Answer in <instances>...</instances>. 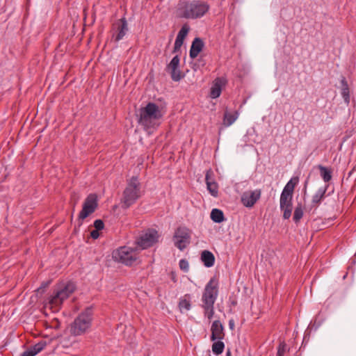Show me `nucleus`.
I'll return each mask as SVG.
<instances>
[{
  "instance_id": "obj_36",
  "label": "nucleus",
  "mask_w": 356,
  "mask_h": 356,
  "mask_svg": "<svg viewBox=\"0 0 356 356\" xmlns=\"http://www.w3.org/2000/svg\"><path fill=\"white\" fill-rule=\"evenodd\" d=\"M234 326H235V325H234V321L233 319H230V320L229 321V328H230L231 330H234Z\"/></svg>"
},
{
  "instance_id": "obj_31",
  "label": "nucleus",
  "mask_w": 356,
  "mask_h": 356,
  "mask_svg": "<svg viewBox=\"0 0 356 356\" xmlns=\"http://www.w3.org/2000/svg\"><path fill=\"white\" fill-rule=\"evenodd\" d=\"M286 351V344L284 341L280 342L277 347V356H284Z\"/></svg>"
},
{
  "instance_id": "obj_14",
  "label": "nucleus",
  "mask_w": 356,
  "mask_h": 356,
  "mask_svg": "<svg viewBox=\"0 0 356 356\" xmlns=\"http://www.w3.org/2000/svg\"><path fill=\"white\" fill-rule=\"evenodd\" d=\"M213 176V171L211 169L208 170L205 175V181L209 193L213 197H217L218 196V184L214 181Z\"/></svg>"
},
{
  "instance_id": "obj_25",
  "label": "nucleus",
  "mask_w": 356,
  "mask_h": 356,
  "mask_svg": "<svg viewBox=\"0 0 356 356\" xmlns=\"http://www.w3.org/2000/svg\"><path fill=\"white\" fill-rule=\"evenodd\" d=\"M318 169L320 171V175L323 180L325 182H329L332 179V171L331 168H327L325 166H323L322 165H318L317 166Z\"/></svg>"
},
{
  "instance_id": "obj_27",
  "label": "nucleus",
  "mask_w": 356,
  "mask_h": 356,
  "mask_svg": "<svg viewBox=\"0 0 356 356\" xmlns=\"http://www.w3.org/2000/svg\"><path fill=\"white\" fill-rule=\"evenodd\" d=\"M211 219L217 223H220L224 221L225 217L223 212L218 209H213L211 212Z\"/></svg>"
},
{
  "instance_id": "obj_8",
  "label": "nucleus",
  "mask_w": 356,
  "mask_h": 356,
  "mask_svg": "<svg viewBox=\"0 0 356 356\" xmlns=\"http://www.w3.org/2000/svg\"><path fill=\"white\" fill-rule=\"evenodd\" d=\"M191 230L186 227H179L173 236L175 245L180 250H184L191 243Z\"/></svg>"
},
{
  "instance_id": "obj_4",
  "label": "nucleus",
  "mask_w": 356,
  "mask_h": 356,
  "mask_svg": "<svg viewBox=\"0 0 356 356\" xmlns=\"http://www.w3.org/2000/svg\"><path fill=\"white\" fill-rule=\"evenodd\" d=\"M142 196L141 184L138 176H133L127 180V185L120 199L121 207L127 209L134 204Z\"/></svg>"
},
{
  "instance_id": "obj_37",
  "label": "nucleus",
  "mask_w": 356,
  "mask_h": 356,
  "mask_svg": "<svg viewBox=\"0 0 356 356\" xmlns=\"http://www.w3.org/2000/svg\"><path fill=\"white\" fill-rule=\"evenodd\" d=\"M170 275H171V280H172L175 283V282H177V276H176L175 273L172 272Z\"/></svg>"
},
{
  "instance_id": "obj_39",
  "label": "nucleus",
  "mask_w": 356,
  "mask_h": 356,
  "mask_svg": "<svg viewBox=\"0 0 356 356\" xmlns=\"http://www.w3.org/2000/svg\"><path fill=\"white\" fill-rule=\"evenodd\" d=\"M226 356H232V353H231V351L229 350H227V352L226 353Z\"/></svg>"
},
{
  "instance_id": "obj_20",
  "label": "nucleus",
  "mask_w": 356,
  "mask_h": 356,
  "mask_svg": "<svg viewBox=\"0 0 356 356\" xmlns=\"http://www.w3.org/2000/svg\"><path fill=\"white\" fill-rule=\"evenodd\" d=\"M239 113L237 111L233 113H229L226 108L224 113L222 124L225 127L231 126L238 118Z\"/></svg>"
},
{
  "instance_id": "obj_23",
  "label": "nucleus",
  "mask_w": 356,
  "mask_h": 356,
  "mask_svg": "<svg viewBox=\"0 0 356 356\" xmlns=\"http://www.w3.org/2000/svg\"><path fill=\"white\" fill-rule=\"evenodd\" d=\"M328 185L325 186L323 188H320L317 192L312 196V203L314 205H318L325 197V193L327 190Z\"/></svg>"
},
{
  "instance_id": "obj_15",
  "label": "nucleus",
  "mask_w": 356,
  "mask_h": 356,
  "mask_svg": "<svg viewBox=\"0 0 356 356\" xmlns=\"http://www.w3.org/2000/svg\"><path fill=\"white\" fill-rule=\"evenodd\" d=\"M211 341L222 340L225 338L224 327L218 320L214 321L211 327Z\"/></svg>"
},
{
  "instance_id": "obj_30",
  "label": "nucleus",
  "mask_w": 356,
  "mask_h": 356,
  "mask_svg": "<svg viewBox=\"0 0 356 356\" xmlns=\"http://www.w3.org/2000/svg\"><path fill=\"white\" fill-rule=\"evenodd\" d=\"M46 345H47L46 341H41L38 342V343L35 344L33 346H32L31 348V349L33 351V353H34V355H35L36 354H38V353L42 351Z\"/></svg>"
},
{
  "instance_id": "obj_33",
  "label": "nucleus",
  "mask_w": 356,
  "mask_h": 356,
  "mask_svg": "<svg viewBox=\"0 0 356 356\" xmlns=\"http://www.w3.org/2000/svg\"><path fill=\"white\" fill-rule=\"evenodd\" d=\"M94 227L97 230H102L104 228V223L102 220L98 219L95 220Z\"/></svg>"
},
{
  "instance_id": "obj_6",
  "label": "nucleus",
  "mask_w": 356,
  "mask_h": 356,
  "mask_svg": "<svg viewBox=\"0 0 356 356\" xmlns=\"http://www.w3.org/2000/svg\"><path fill=\"white\" fill-rule=\"evenodd\" d=\"M75 290V285L73 282H68L66 285L56 291L49 300V304L51 307H58L67 299Z\"/></svg>"
},
{
  "instance_id": "obj_18",
  "label": "nucleus",
  "mask_w": 356,
  "mask_h": 356,
  "mask_svg": "<svg viewBox=\"0 0 356 356\" xmlns=\"http://www.w3.org/2000/svg\"><path fill=\"white\" fill-rule=\"evenodd\" d=\"M118 33L115 37V41L118 42L121 40L127 34L129 29L127 21L125 17L121 18L116 24Z\"/></svg>"
},
{
  "instance_id": "obj_12",
  "label": "nucleus",
  "mask_w": 356,
  "mask_h": 356,
  "mask_svg": "<svg viewBox=\"0 0 356 356\" xmlns=\"http://www.w3.org/2000/svg\"><path fill=\"white\" fill-rule=\"evenodd\" d=\"M179 56L176 55L172 58L170 63L166 67L167 71L170 72L171 79L174 81H179L184 77V75L181 74V72L179 69Z\"/></svg>"
},
{
  "instance_id": "obj_7",
  "label": "nucleus",
  "mask_w": 356,
  "mask_h": 356,
  "mask_svg": "<svg viewBox=\"0 0 356 356\" xmlns=\"http://www.w3.org/2000/svg\"><path fill=\"white\" fill-rule=\"evenodd\" d=\"M113 257L115 260L127 266H131L136 261L138 254L134 249L124 246L113 252Z\"/></svg>"
},
{
  "instance_id": "obj_3",
  "label": "nucleus",
  "mask_w": 356,
  "mask_h": 356,
  "mask_svg": "<svg viewBox=\"0 0 356 356\" xmlns=\"http://www.w3.org/2000/svg\"><path fill=\"white\" fill-rule=\"evenodd\" d=\"M218 296V282L215 277L210 279L206 284L202 296V307L204 316L209 321L214 315V304Z\"/></svg>"
},
{
  "instance_id": "obj_28",
  "label": "nucleus",
  "mask_w": 356,
  "mask_h": 356,
  "mask_svg": "<svg viewBox=\"0 0 356 356\" xmlns=\"http://www.w3.org/2000/svg\"><path fill=\"white\" fill-rule=\"evenodd\" d=\"M303 216V205L302 203H298L295 208L293 220L298 223Z\"/></svg>"
},
{
  "instance_id": "obj_11",
  "label": "nucleus",
  "mask_w": 356,
  "mask_h": 356,
  "mask_svg": "<svg viewBox=\"0 0 356 356\" xmlns=\"http://www.w3.org/2000/svg\"><path fill=\"white\" fill-rule=\"evenodd\" d=\"M261 195V189L245 191L241 195V203L245 207L251 208L254 205L257 200H259Z\"/></svg>"
},
{
  "instance_id": "obj_29",
  "label": "nucleus",
  "mask_w": 356,
  "mask_h": 356,
  "mask_svg": "<svg viewBox=\"0 0 356 356\" xmlns=\"http://www.w3.org/2000/svg\"><path fill=\"white\" fill-rule=\"evenodd\" d=\"M225 348V343L221 340H216L212 345V351L216 355L221 354Z\"/></svg>"
},
{
  "instance_id": "obj_9",
  "label": "nucleus",
  "mask_w": 356,
  "mask_h": 356,
  "mask_svg": "<svg viewBox=\"0 0 356 356\" xmlns=\"http://www.w3.org/2000/svg\"><path fill=\"white\" fill-rule=\"evenodd\" d=\"M97 196L95 193H90L85 200L82 210L79 215V220H83L86 218L89 215L95 212L97 208Z\"/></svg>"
},
{
  "instance_id": "obj_35",
  "label": "nucleus",
  "mask_w": 356,
  "mask_h": 356,
  "mask_svg": "<svg viewBox=\"0 0 356 356\" xmlns=\"http://www.w3.org/2000/svg\"><path fill=\"white\" fill-rule=\"evenodd\" d=\"M21 356H35L34 353L31 350V349H29L26 351H24Z\"/></svg>"
},
{
  "instance_id": "obj_16",
  "label": "nucleus",
  "mask_w": 356,
  "mask_h": 356,
  "mask_svg": "<svg viewBox=\"0 0 356 356\" xmlns=\"http://www.w3.org/2000/svg\"><path fill=\"white\" fill-rule=\"evenodd\" d=\"M226 84V80L222 77H217L213 81V84L210 89V97L212 99H216L220 97L222 88Z\"/></svg>"
},
{
  "instance_id": "obj_26",
  "label": "nucleus",
  "mask_w": 356,
  "mask_h": 356,
  "mask_svg": "<svg viewBox=\"0 0 356 356\" xmlns=\"http://www.w3.org/2000/svg\"><path fill=\"white\" fill-rule=\"evenodd\" d=\"M179 308L181 312L183 309L188 311L191 308V296L189 294H186L184 297L181 298L178 304Z\"/></svg>"
},
{
  "instance_id": "obj_5",
  "label": "nucleus",
  "mask_w": 356,
  "mask_h": 356,
  "mask_svg": "<svg viewBox=\"0 0 356 356\" xmlns=\"http://www.w3.org/2000/svg\"><path fill=\"white\" fill-rule=\"evenodd\" d=\"M92 319V310L86 309L74 321L70 327V332L74 336L86 333L90 327Z\"/></svg>"
},
{
  "instance_id": "obj_34",
  "label": "nucleus",
  "mask_w": 356,
  "mask_h": 356,
  "mask_svg": "<svg viewBox=\"0 0 356 356\" xmlns=\"http://www.w3.org/2000/svg\"><path fill=\"white\" fill-rule=\"evenodd\" d=\"M99 230H97V229H94L92 230L91 232H90V236L93 238V239H97L99 238Z\"/></svg>"
},
{
  "instance_id": "obj_13",
  "label": "nucleus",
  "mask_w": 356,
  "mask_h": 356,
  "mask_svg": "<svg viewBox=\"0 0 356 356\" xmlns=\"http://www.w3.org/2000/svg\"><path fill=\"white\" fill-rule=\"evenodd\" d=\"M292 196L282 194L280 195V209L283 211V218L289 219L292 213Z\"/></svg>"
},
{
  "instance_id": "obj_21",
  "label": "nucleus",
  "mask_w": 356,
  "mask_h": 356,
  "mask_svg": "<svg viewBox=\"0 0 356 356\" xmlns=\"http://www.w3.org/2000/svg\"><path fill=\"white\" fill-rule=\"evenodd\" d=\"M200 259L204 266L210 268L214 265L215 257L213 254L209 250H203L201 253Z\"/></svg>"
},
{
  "instance_id": "obj_10",
  "label": "nucleus",
  "mask_w": 356,
  "mask_h": 356,
  "mask_svg": "<svg viewBox=\"0 0 356 356\" xmlns=\"http://www.w3.org/2000/svg\"><path fill=\"white\" fill-rule=\"evenodd\" d=\"M159 234L155 229H149L136 240V244L141 249H147L158 241Z\"/></svg>"
},
{
  "instance_id": "obj_2",
  "label": "nucleus",
  "mask_w": 356,
  "mask_h": 356,
  "mask_svg": "<svg viewBox=\"0 0 356 356\" xmlns=\"http://www.w3.org/2000/svg\"><path fill=\"white\" fill-rule=\"evenodd\" d=\"M138 112V122L144 129L156 128L160 124L163 115L159 106L155 103L149 102L145 107L140 108Z\"/></svg>"
},
{
  "instance_id": "obj_24",
  "label": "nucleus",
  "mask_w": 356,
  "mask_h": 356,
  "mask_svg": "<svg viewBox=\"0 0 356 356\" xmlns=\"http://www.w3.org/2000/svg\"><path fill=\"white\" fill-rule=\"evenodd\" d=\"M341 94L344 102L348 104L350 103V89L348 82L345 77H342L341 80Z\"/></svg>"
},
{
  "instance_id": "obj_1",
  "label": "nucleus",
  "mask_w": 356,
  "mask_h": 356,
  "mask_svg": "<svg viewBox=\"0 0 356 356\" xmlns=\"http://www.w3.org/2000/svg\"><path fill=\"white\" fill-rule=\"evenodd\" d=\"M209 9V4L202 0H179L177 12L181 18L196 19L204 16Z\"/></svg>"
},
{
  "instance_id": "obj_32",
  "label": "nucleus",
  "mask_w": 356,
  "mask_h": 356,
  "mask_svg": "<svg viewBox=\"0 0 356 356\" xmlns=\"http://www.w3.org/2000/svg\"><path fill=\"white\" fill-rule=\"evenodd\" d=\"M179 266L180 269L181 270H183L184 272L186 273L189 270L188 261L185 259H182L179 261Z\"/></svg>"
},
{
  "instance_id": "obj_17",
  "label": "nucleus",
  "mask_w": 356,
  "mask_h": 356,
  "mask_svg": "<svg viewBox=\"0 0 356 356\" xmlns=\"http://www.w3.org/2000/svg\"><path fill=\"white\" fill-rule=\"evenodd\" d=\"M189 30L190 27L187 24H185L181 26V29L178 32V34L175 42L173 49L174 53L178 51L180 49L181 47L183 44L185 38L187 36L189 32Z\"/></svg>"
},
{
  "instance_id": "obj_19",
  "label": "nucleus",
  "mask_w": 356,
  "mask_h": 356,
  "mask_svg": "<svg viewBox=\"0 0 356 356\" xmlns=\"http://www.w3.org/2000/svg\"><path fill=\"white\" fill-rule=\"evenodd\" d=\"M204 47V42L200 38H195L192 42L191 46L189 56L191 58H196L198 54L202 51Z\"/></svg>"
},
{
  "instance_id": "obj_22",
  "label": "nucleus",
  "mask_w": 356,
  "mask_h": 356,
  "mask_svg": "<svg viewBox=\"0 0 356 356\" xmlns=\"http://www.w3.org/2000/svg\"><path fill=\"white\" fill-rule=\"evenodd\" d=\"M299 178L298 177H292L284 186L282 194L290 195L293 197L294 188L298 184Z\"/></svg>"
},
{
  "instance_id": "obj_38",
  "label": "nucleus",
  "mask_w": 356,
  "mask_h": 356,
  "mask_svg": "<svg viewBox=\"0 0 356 356\" xmlns=\"http://www.w3.org/2000/svg\"><path fill=\"white\" fill-rule=\"evenodd\" d=\"M47 286V284H42V286H40V288H38V291H40V290H41L42 291H44V288H45Z\"/></svg>"
}]
</instances>
